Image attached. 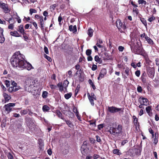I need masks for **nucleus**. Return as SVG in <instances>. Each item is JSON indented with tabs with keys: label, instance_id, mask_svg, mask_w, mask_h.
<instances>
[{
	"label": "nucleus",
	"instance_id": "24",
	"mask_svg": "<svg viewBox=\"0 0 159 159\" xmlns=\"http://www.w3.org/2000/svg\"><path fill=\"white\" fill-rule=\"evenodd\" d=\"M57 86L59 88V91L62 92L63 90L64 87L61 83H59L57 84Z\"/></svg>",
	"mask_w": 159,
	"mask_h": 159
},
{
	"label": "nucleus",
	"instance_id": "45",
	"mask_svg": "<svg viewBox=\"0 0 159 159\" xmlns=\"http://www.w3.org/2000/svg\"><path fill=\"white\" fill-rule=\"evenodd\" d=\"M128 141L127 139H125L122 141L121 142V145L124 146L125 143L128 142Z\"/></svg>",
	"mask_w": 159,
	"mask_h": 159
},
{
	"label": "nucleus",
	"instance_id": "20",
	"mask_svg": "<svg viewBox=\"0 0 159 159\" xmlns=\"http://www.w3.org/2000/svg\"><path fill=\"white\" fill-rule=\"evenodd\" d=\"M8 90L10 92H15L18 90V89L16 88L15 86H12L10 87Z\"/></svg>",
	"mask_w": 159,
	"mask_h": 159
},
{
	"label": "nucleus",
	"instance_id": "53",
	"mask_svg": "<svg viewBox=\"0 0 159 159\" xmlns=\"http://www.w3.org/2000/svg\"><path fill=\"white\" fill-rule=\"evenodd\" d=\"M5 84L7 87H8L10 85V82L9 81L6 80L5 81Z\"/></svg>",
	"mask_w": 159,
	"mask_h": 159
},
{
	"label": "nucleus",
	"instance_id": "44",
	"mask_svg": "<svg viewBox=\"0 0 159 159\" xmlns=\"http://www.w3.org/2000/svg\"><path fill=\"white\" fill-rule=\"evenodd\" d=\"M44 57L46 58L48 60V61H49L50 62H51L52 61V59L50 57H49L47 55H46V54H45L44 55Z\"/></svg>",
	"mask_w": 159,
	"mask_h": 159
},
{
	"label": "nucleus",
	"instance_id": "60",
	"mask_svg": "<svg viewBox=\"0 0 159 159\" xmlns=\"http://www.w3.org/2000/svg\"><path fill=\"white\" fill-rule=\"evenodd\" d=\"M125 72L126 73V74L127 75H129V70L128 69V68H126L125 69Z\"/></svg>",
	"mask_w": 159,
	"mask_h": 159
},
{
	"label": "nucleus",
	"instance_id": "37",
	"mask_svg": "<svg viewBox=\"0 0 159 159\" xmlns=\"http://www.w3.org/2000/svg\"><path fill=\"white\" fill-rule=\"evenodd\" d=\"M138 2L139 4H142L145 5L146 4V2L144 0H139Z\"/></svg>",
	"mask_w": 159,
	"mask_h": 159
},
{
	"label": "nucleus",
	"instance_id": "10",
	"mask_svg": "<svg viewBox=\"0 0 159 159\" xmlns=\"http://www.w3.org/2000/svg\"><path fill=\"white\" fill-rule=\"evenodd\" d=\"M116 26L119 30H120L122 28H123V29H125V26H122V24L120 19L117 20L116 21Z\"/></svg>",
	"mask_w": 159,
	"mask_h": 159
},
{
	"label": "nucleus",
	"instance_id": "27",
	"mask_svg": "<svg viewBox=\"0 0 159 159\" xmlns=\"http://www.w3.org/2000/svg\"><path fill=\"white\" fill-rule=\"evenodd\" d=\"M28 111H29V110L28 109L22 110L20 111V113L21 114V115H24L27 114L28 112Z\"/></svg>",
	"mask_w": 159,
	"mask_h": 159
},
{
	"label": "nucleus",
	"instance_id": "14",
	"mask_svg": "<svg viewBox=\"0 0 159 159\" xmlns=\"http://www.w3.org/2000/svg\"><path fill=\"white\" fill-rule=\"evenodd\" d=\"M69 29L70 31H72L73 33H75L77 31L76 26L75 25H74L73 26L72 25H70Z\"/></svg>",
	"mask_w": 159,
	"mask_h": 159
},
{
	"label": "nucleus",
	"instance_id": "47",
	"mask_svg": "<svg viewBox=\"0 0 159 159\" xmlns=\"http://www.w3.org/2000/svg\"><path fill=\"white\" fill-rule=\"evenodd\" d=\"M137 90L138 92H141L142 91V87L140 86H138L137 88Z\"/></svg>",
	"mask_w": 159,
	"mask_h": 159
},
{
	"label": "nucleus",
	"instance_id": "41",
	"mask_svg": "<svg viewBox=\"0 0 159 159\" xmlns=\"http://www.w3.org/2000/svg\"><path fill=\"white\" fill-rule=\"evenodd\" d=\"M155 17L154 16H152L148 19V20L150 22H151L154 20L155 19Z\"/></svg>",
	"mask_w": 159,
	"mask_h": 159
},
{
	"label": "nucleus",
	"instance_id": "36",
	"mask_svg": "<svg viewBox=\"0 0 159 159\" xmlns=\"http://www.w3.org/2000/svg\"><path fill=\"white\" fill-rule=\"evenodd\" d=\"M146 110L147 113L149 115V113L151 111V106H149L146 108Z\"/></svg>",
	"mask_w": 159,
	"mask_h": 159
},
{
	"label": "nucleus",
	"instance_id": "56",
	"mask_svg": "<svg viewBox=\"0 0 159 159\" xmlns=\"http://www.w3.org/2000/svg\"><path fill=\"white\" fill-rule=\"evenodd\" d=\"M118 49L120 51L122 52L124 49V48L122 46H119L118 47Z\"/></svg>",
	"mask_w": 159,
	"mask_h": 159
},
{
	"label": "nucleus",
	"instance_id": "40",
	"mask_svg": "<svg viewBox=\"0 0 159 159\" xmlns=\"http://www.w3.org/2000/svg\"><path fill=\"white\" fill-rule=\"evenodd\" d=\"M141 80L142 82L144 83H147L148 82L146 77H141Z\"/></svg>",
	"mask_w": 159,
	"mask_h": 159
},
{
	"label": "nucleus",
	"instance_id": "11",
	"mask_svg": "<svg viewBox=\"0 0 159 159\" xmlns=\"http://www.w3.org/2000/svg\"><path fill=\"white\" fill-rule=\"evenodd\" d=\"M139 102L140 103H142L143 105L147 106L149 103L148 100L144 98H140L139 99Z\"/></svg>",
	"mask_w": 159,
	"mask_h": 159
},
{
	"label": "nucleus",
	"instance_id": "33",
	"mask_svg": "<svg viewBox=\"0 0 159 159\" xmlns=\"http://www.w3.org/2000/svg\"><path fill=\"white\" fill-rule=\"evenodd\" d=\"M93 30L91 29H89L88 30V34L89 36L91 37L93 36Z\"/></svg>",
	"mask_w": 159,
	"mask_h": 159
},
{
	"label": "nucleus",
	"instance_id": "64",
	"mask_svg": "<svg viewBox=\"0 0 159 159\" xmlns=\"http://www.w3.org/2000/svg\"><path fill=\"white\" fill-rule=\"evenodd\" d=\"M73 111L75 113V114H76V113H79L78 111L76 109L75 107L73 108Z\"/></svg>",
	"mask_w": 159,
	"mask_h": 159
},
{
	"label": "nucleus",
	"instance_id": "43",
	"mask_svg": "<svg viewBox=\"0 0 159 159\" xmlns=\"http://www.w3.org/2000/svg\"><path fill=\"white\" fill-rule=\"evenodd\" d=\"M140 20L142 23L145 25H147V22L146 20H145L143 18H141L140 19Z\"/></svg>",
	"mask_w": 159,
	"mask_h": 159
},
{
	"label": "nucleus",
	"instance_id": "15",
	"mask_svg": "<svg viewBox=\"0 0 159 159\" xmlns=\"http://www.w3.org/2000/svg\"><path fill=\"white\" fill-rule=\"evenodd\" d=\"M69 146L68 145L64 147V149L62 151V153L64 155H66L69 152Z\"/></svg>",
	"mask_w": 159,
	"mask_h": 159
},
{
	"label": "nucleus",
	"instance_id": "5",
	"mask_svg": "<svg viewBox=\"0 0 159 159\" xmlns=\"http://www.w3.org/2000/svg\"><path fill=\"white\" fill-rule=\"evenodd\" d=\"M15 103H9L5 105L4 107L5 108V110L8 112H9L12 111V107L15 106Z\"/></svg>",
	"mask_w": 159,
	"mask_h": 159
},
{
	"label": "nucleus",
	"instance_id": "18",
	"mask_svg": "<svg viewBox=\"0 0 159 159\" xmlns=\"http://www.w3.org/2000/svg\"><path fill=\"white\" fill-rule=\"evenodd\" d=\"M87 147L86 146H82L81 148V151L83 154H85L87 151Z\"/></svg>",
	"mask_w": 159,
	"mask_h": 159
},
{
	"label": "nucleus",
	"instance_id": "46",
	"mask_svg": "<svg viewBox=\"0 0 159 159\" xmlns=\"http://www.w3.org/2000/svg\"><path fill=\"white\" fill-rule=\"evenodd\" d=\"M48 94V93L46 91H44L42 94V96L43 98H46Z\"/></svg>",
	"mask_w": 159,
	"mask_h": 159
},
{
	"label": "nucleus",
	"instance_id": "61",
	"mask_svg": "<svg viewBox=\"0 0 159 159\" xmlns=\"http://www.w3.org/2000/svg\"><path fill=\"white\" fill-rule=\"evenodd\" d=\"M13 116L15 117H19L20 116V115L19 114H17L16 113H13Z\"/></svg>",
	"mask_w": 159,
	"mask_h": 159
},
{
	"label": "nucleus",
	"instance_id": "16",
	"mask_svg": "<svg viewBox=\"0 0 159 159\" xmlns=\"http://www.w3.org/2000/svg\"><path fill=\"white\" fill-rule=\"evenodd\" d=\"M10 34L11 35L15 36L16 37H19L21 36L17 31H15L13 32H11L10 33Z\"/></svg>",
	"mask_w": 159,
	"mask_h": 159
},
{
	"label": "nucleus",
	"instance_id": "28",
	"mask_svg": "<svg viewBox=\"0 0 159 159\" xmlns=\"http://www.w3.org/2000/svg\"><path fill=\"white\" fill-rule=\"evenodd\" d=\"M26 85L29 87H30L32 86V84H31V82H32V83H33V80H32L31 79H27L26 81Z\"/></svg>",
	"mask_w": 159,
	"mask_h": 159
},
{
	"label": "nucleus",
	"instance_id": "1",
	"mask_svg": "<svg viewBox=\"0 0 159 159\" xmlns=\"http://www.w3.org/2000/svg\"><path fill=\"white\" fill-rule=\"evenodd\" d=\"M22 55H13L11 60V63L13 67H18L22 69L26 68L29 70L32 68L31 65L25 61L22 57Z\"/></svg>",
	"mask_w": 159,
	"mask_h": 159
},
{
	"label": "nucleus",
	"instance_id": "59",
	"mask_svg": "<svg viewBox=\"0 0 159 159\" xmlns=\"http://www.w3.org/2000/svg\"><path fill=\"white\" fill-rule=\"evenodd\" d=\"M31 23H32L33 25H34V26L35 27V28L37 29H38V26H37V23L35 22H30Z\"/></svg>",
	"mask_w": 159,
	"mask_h": 159
},
{
	"label": "nucleus",
	"instance_id": "48",
	"mask_svg": "<svg viewBox=\"0 0 159 159\" xmlns=\"http://www.w3.org/2000/svg\"><path fill=\"white\" fill-rule=\"evenodd\" d=\"M40 24L41 29L42 30H43L44 29V22H41Z\"/></svg>",
	"mask_w": 159,
	"mask_h": 159
},
{
	"label": "nucleus",
	"instance_id": "31",
	"mask_svg": "<svg viewBox=\"0 0 159 159\" xmlns=\"http://www.w3.org/2000/svg\"><path fill=\"white\" fill-rule=\"evenodd\" d=\"M94 60L95 61L99 63H100L102 61L101 59L99 58V57L98 55L95 56L94 57Z\"/></svg>",
	"mask_w": 159,
	"mask_h": 159
},
{
	"label": "nucleus",
	"instance_id": "34",
	"mask_svg": "<svg viewBox=\"0 0 159 159\" xmlns=\"http://www.w3.org/2000/svg\"><path fill=\"white\" fill-rule=\"evenodd\" d=\"M158 142V136H156V134L155 133V137L153 139V143L155 144V145H156L157 143Z\"/></svg>",
	"mask_w": 159,
	"mask_h": 159
},
{
	"label": "nucleus",
	"instance_id": "39",
	"mask_svg": "<svg viewBox=\"0 0 159 159\" xmlns=\"http://www.w3.org/2000/svg\"><path fill=\"white\" fill-rule=\"evenodd\" d=\"M89 99L91 105L93 106H94V103L93 102V99H94L93 98H92L91 97H90L89 98Z\"/></svg>",
	"mask_w": 159,
	"mask_h": 159
},
{
	"label": "nucleus",
	"instance_id": "7",
	"mask_svg": "<svg viewBox=\"0 0 159 159\" xmlns=\"http://www.w3.org/2000/svg\"><path fill=\"white\" fill-rule=\"evenodd\" d=\"M147 73L148 76L152 79L154 75V69L153 68H148Z\"/></svg>",
	"mask_w": 159,
	"mask_h": 159
},
{
	"label": "nucleus",
	"instance_id": "26",
	"mask_svg": "<svg viewBox=\"0 0 159 159\" xmlns=\"http://www.w3.org/2000/svg\"><path fill=\"white\" fill-rule=\"evenodd\" d=\"M42 109L44 112L48 111L50 109V108L47 105H44Z\"/></svg>",
	"mask_w": 159,
	"mask_h": 159
},
{
	"label": "nucleus",
	"instance_id": "12",
	"mask_svg": "<svg viewBox=\"0 0 159 159\" xmlns=\"http://www.w3.org/2000/svg\"><path fill=\"white\" fill-rule=\"evenodd\" d=\"M3 29L0 27V43H3L5 41V38L3 34Z\"/></svg>",
	"mask_w": 159,
	"mask_h": 159
},
{
	"label": "nucleus",
	"instance_id": "6",
	"mask_svg": "<svg viewBox=\"0 0 159 159\" xmlns=\"http://www.w3.org/2000/svg\"><path fill=\"white\" fill-rule=\"evenodd\" d=\"M122 108H117L115 107H108V110L111 113H114L121 110Z\"/></svg>",
	"mask_w": 159,
	"mask_h": 159
},
{
	"label": "nucleus",
	"instance_id": "35",
	"mask_svg": "<svg viewBox=\"0 0 159 159\" xmlns=\"http://www.w3.org/2000/svg\"><path fill=\"white\" fill-rule=\"evenodd\" d=\"M37 12V11L34 9L31 8L30 10V15H32L33 13H36Z\"/></svg>",
	"mask_w": 159,
	"mask_h": 159
},
{
	"label": "nucleus",
	"instance_id": "13",
	"mask_svg": "<svg viewBox=\"0 0 159 159\" xmlns=\"http://www.w3.org/2000/svg\"><path fill=\"white\" fill-rule=\"evenodd\" d=\"M3 96L5 99L4 103H5L6 102H8L11 98L10 96L8 95L6 93H4L3 94Z\"/></svg>",
	"mask_w": 159,
	"mask_h": 159
},
{
	"label": "nucleus",
	"instance_id": "58",
	"mask_svg": "<svg viewBox=\"0 0 159 159\" xmlns=\"http://www.w3.org/2000/svg\"><path fill=\"white\" fill-rule=\"evenodd\" d=\"M103 127V125L102 124H101L98 125V127L99 130H100Z\"/></svg>",
	"mask_w": 159,
	"mask_h": 159
},
{
	"label": "nucleus",
	"instance_id": "62",
	"mask_svg": "<svg viewBox=\"0 0 159 159\" xmlns=\"http://www.w3.org/2000/svg\"><path fill=\"white\" fill-rule=\"evenodd\" d=\"M50 87L51 89H55L56 88L57 86L55 85L51 84L50 85Z\"/></svg>",
	"mask_w": 159,
	"mask_h": 159
},
{
	"label": "nucleus",
	"instance_id": "19",
	"mask_svg": "<svg viewBox=\"0 0 159 159\" xmlns=\"http://www.w3.org/2000/svg\"><path fill=\"white\" fill-rule=\"evenodd\" d=\"M69 84V82L67 80H65L64 81L62 85L63 86L64 88L66 90H67V88Z\"/></svg>",
	"mask_w": 159,
	"mask_h": 159
},
{
	"label": "nucleus",
	"instance_id": "9",
	"mask_svg": "<svg viewBox=\"0 0 159 159\" xmlns=\"http://www.w3.org/2000/svg\"><path fill=\"white\" fill-rule=\"evenodd\" d=\"M106 74L107 70L105 68L102 69L99 73V76L98 78V80H99L103 78Z\"/></svg>",
	"mask_w": 159,
	"mask_h": 159
},
{
	"label": "nucleus",
	"instance_id": "57",
	"mask_svg": "<svg viewBox=\"0 0 159 159\" xmlns=\"http://www.w3.org/2000/svg\"><path fill=\"white\" fill-rule=\"evenodd\" d=\"M119 152V150L118 149H114L113 150V152L114 154H118V153Z\"/></svg>",
	"mask_w": 159,
	"mask_h": 159
},
{
	"label": "nucleus",
	"instance_id": "51",
	"mask_svg": "<svg viewBox=\"0 0 159 159\" xmlns=\"http://www.w3.org/2000/svg\"><path fill=\"white\" fill-rule=\"evenodd\" d=\"M90 97L92 98H93L94 100H96V97L94 93H91L90 94Z\"/></svg>",
	"mask_w": 159,
	"mask_h": 159
},
{
	"label": "nucleus",
	"instance_id": "29",
	"mask_svg": "<svg viewBox=\"0 0 159 159\" xmlns=\"http://www.w3.org/2000/svg\"><path fill=\"white\" fill-rule=\"evenodd\" d=\"M6 119H3L2 122L1 123V127L2 128L5 127L6 125Z\"/></svg>",
	"mask_w": 159,
	"mask_h": 159
},
{
	"label": "nucleus",
	"instance_id": "32",
	"mask_svg": "<svg viewBox=\"0 0 159 159\" xmlns=\"http://www.w3.org/2000/svg\"><path fill=\"white\" fill-rule=\"evenodd\" d=\"M39 144L40 146L39 148L40 150H42L44 146V143L42 140L39 141Z\"/></svg>",
	"mask_w": 159,
	"mask_h": 159
},
{
	"label": "nucleus",
	"instance_id": "38",
	"mask_svg": "<svg viewBox=\"0 0 159 159\" xmlns=\"http://www.w3.org/2000/svg\"><path fill=\"white\" fill-rule=\"evenodd\" d=\"M92 51L91 50L89 49H88L86 50V55L88 56H90L91 54Z\"/></svg>",
	"mask_w": 159,
	"mask_h": 159
},
{
	"label": "nucleus",
	"instance_id": "22",
	"mask_svg": "<svg viewBox=\"0 0 159 159\" xmlns=\"http://www.w3.org/2000/svg\"><path fill=\"white\" fill-rule=\"evenodd\" d=\"M64 120L66 123V124L70 127H72L73 126L72 122L69 120H66L65 119Z\"/></svg>",
	"mask_w": 159,
	"mask_h": 159
},
{
	"label": "nucleus",
	"instance_id": "49",
	"mask_svg": "<svg viewBox=\"0 0 159 159\" xmlns=\"http://www.w3.org/2000/svg\"><path fill=\"white\" fill-rule=\"evenodd\" d=\"M7 157L8 158V159H14L12 155L10 153H9L8 154Z\"/></svg>",
	"mask_w": 159,
	"mask_h": 159
},
{
	"label": "nucleus",
	"instance_id": "3",
	"mask_svg": "<svg viewBox=\"0 0 159 159\" xmlns=\"http://www.w3.org/2000/svg\"><path fill=\"white\" fill-rule=\"evenodd\" d=\"M131 50L133 52L138 54H142L143 53V48L141 46L137 44L134 48L131 46Z\"/></svg>",
	"mask_w": 159,
	"mask_h": 159
},
{
	"label": "nucleus",
	"instance_id": "30",
	"mask_svg": "<svg viewBox=\"0 0 159 159\" xmlns=\"http://www.w3.org/2000/svg\"><path fill=\"white\" fill-rule=\"evenodd\" d=\"M72 95V93H70L65 94L64 95V97L66 99H68L71 97Z\"/></svg>",
	"mask_w": 159,
	"mask_h": 159
},
{
	"label": "nucleus",
	"instance_id": "23",
	"mask_svg": "<svg viewBox=\"0 0 159 159\" xmlns=\"http://www.w3.org/2000/svg\"><path fill=\"white\" fill-rule=\"evenodd\" d=\"M145 39L147 40V42L148 43L152 44L153 43V42L152 40L149 37H148L147 36H146L145 37Z\"/></svg>",
	"mask_w": 159,
	"mask_h": 159
},
{
	"label": "nucleus",
	"instance_id": "63",
	"mask_svg": "<svg viewBox=\"0 0 159 159\" xmlns=\"http://www.w3.org/2000/svg\"><path fill=\"white\" fill-rule=\"evenodd\" d=\"M87 60L88 61H92L93 60V58L91 56H88L87 57Z\"/></svg>",
	"mask_w": 159,
	"mask_h": 159
},
{
	"label": "nucleus",
	"instance_id": "54",
	"mask_svg": "<svg viewBox=\"0 0 159 159\" xmlns=\"http://www.w3.org/2000/svg\"><path fill=\"white\" fill-rule=\"evenodd\" d=\"M97 65L93 64L92 66V70H95L97 69Z\"/></svg>",
	"mask_w": 159,
	"mask_h": 159
},
{
	"label": "nucleus",
	"instance_id": "4",
	"mask_svg": "<svg viewBox=\"0 0 159 159\" xmlns=\"http://www.w3.org/2000/svg\"><path fill=\"white\" fill-rule=\"evenodd\" d=\"M26 121L27 125L31 129V127L34 128L35 126V121L32 118H27L26 119Z\"/></svg>",
	"mask_w": 159,
	"mask_h": 159
},
{
	"label": "nucleus",
	"instance_id": "2",
	"mask_svg": "<svg viewBox=\"0 0 159 159\" xmlns=\"http://www.w3.org/2000/svg\"><path fill=\"white\" fill-rule=\"evenodd\" d=\"M122 126L121 125H118L117 128L111 127L109 131L115 137L118 136L119 134L122 132Z\"/></svg>",
	"mask_w": 159,
	"mask_h": 159
},
{
	"label": "nucleus",
	"instance_id": "21",
	"mask_svg": "<svg viewBox=\"0 0 159 159\" xmlns=\"http://www.w3.org/2000/svg\"><path fill=\"white\" fill-rule=\"evenodd\" d=\"M17 30L20 33H21L25 31L23 25H20L18 27Z\"/></svg>",
	"mask_w": 159,
	"mask_h": 159
},
{
	"label": "nucleus",
	"instance_id": "52",
	"mask_svg": "<svg viewBox=\"0 0 159 159\" xmlns=\"http://www.w3.org/2000/svg\"><path fill=\"white\" fill-rule=\"evenodd\" d=\"M14 25L13 24H10L8 26V28L11 30H13Z\"/></svg>",
	"mask_w": 159,
	"mask_h": 159
},
{
	"label": "nucleus",
	"instance_id": "8",
	"mask_svg": "<svg viewBox=\"0 0 159 159\" xmlns=\"http://www.w3.org/2000/svg\"><path fill=\"white\" fill-rule=\"evenodd\" d=\"M3 10V11L5 13H8L10 11L8 9V5L7 4L3 3L0 7Z\"/></svg>",
	"mask_w": 159,
	"mask_h": 159
},
{
	"label": "nucleus",
	"instance_id": "25",
	"mask_svg": "<svg viewBox=\"0 0 159 159\" xmlns=\"http://www.w3.org/2000/svg\"><path fill=\"white\" fill-rule=\"evenodd\" d=\"M67 115L69 117V118H72L74 116V115L73 113L70 110L68 111V115Z\"/></svg>",
	"mask_w": 159,
	"mask_h": 159
},
{
	"label": "nucleus",
	"instance_id": "17",
	"mask_svg": "<svg viewBox=\"0 0 159 159\" xmlns=\"http://www.w3.org/2000/svg\"><path fill=\"white\" fill-rule=\"evenodd\" d=\"M56 113L57 114V115L58 116L59 118H61L63 120H65V118H64V117L62 116V114L61 112L59 110H57L56 111Z\"/></svg>",
	"mask_w": 159,
	"mask_h": 159
},
{
	"label": "nucleus",
	"instance_id": "50",
	"mask_svg": "<svg viewBox=\"0 0 159 159\" xmlns=\"http://www.w3.org/2000/svg\"><path fill=\"white\" fill-rule=\"evenodd\" d=\"M140 74V71L139 70H137L135 72V74L137 77H139Z\"/></svg>",
	"mask_w": 159,
	"mask_h": 159
},
{
	"label": "nucleus",
	"instance_id": "55",
	"mask_svg": "<svg viewBox=\"0 0 159 159\" xmlns=\"http://www.w3.org/2000/svg\"><path fill=\"white\" fill-rule=\"evenodd\" d=\"M44 49V52H45V53L47 54H48L49 52L48 48L46 46H45Z\"/></svg>",
	"mask_w": 159,
	"mask_h": 159
},
{
	"label": "nucleus",
	"instance_id": "42",
	"mask_svg": "<svg viewBox=\"0 0 159 159\" xmlns=\"http://www.w3.org/2000/svg\"><path fill=\"white\" fill-rule=\"evenodd\" d=\"M96 140L99 143H100V144L101 143V140L100 138V137L98 135L96 136Z\"/></svg>",
	"mask_w": 159,
	"mask_h": 159
}]
</instances>
